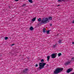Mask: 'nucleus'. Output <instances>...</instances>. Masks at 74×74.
Wrapping results in <instances>:
<instances>
[{"mask_svg": "<svg viewBox=\"0 0 74 74\" xmlns=\"http://www.w3.org/2000/svg\"><path fill=\"white\" fill-rule=\"evenodd\" d=\"M52 20V17L49 16L48 18H43L41 22L39 23L40 24L42 25V24H45L47 23L48 22H49L48 20Z\"/></svg>", "mask_w": 74, "mask_h": 74, "instance_id": "obj_1", "label": "nucleus"}, {"mask_svg": "<svg viewBox=\"0 0 74 74\" xmlns=\"http://www.w3.org/2000/svg\"><path fill=\"white\" fill-rule=\"evenodd\" d=\"M56 57V54L54 53L51 55L52 58L54 59Z\"/></svg>", "mask_w": 74, "mask_h": 74, "instance_id": "obj_4", "label": "nucleus"}, {"mask_svg": "<svg viewBox=\"0 0 74 74\" xmlns=\"http://www.w3.org/2000/svg\"><path fill=\"white\" fill-rule=\"evenodd\" d=\"M34 29V28L32 27H31L30 28V30H33V29Z\"/></svg>", "mask_w": 74, "mask_h": 74, "instance_id": "obj_12", "label": "nucleus"}, {"mask_svg": "<svg viewBox=\"0 0 74 74\" xmlns=\"http://www.w3.org/2000/svg\"><path fill=\"white\" fill-rule=\"evenodd\" d=\"M72 23H74V20L73 21Z\"/></svg>", "mask_w": 74, "mask_h": 74, "instance_id": "obj_24", "label": "nucleus"}, {"mask_svg": "<svg viewBox=\"0 0 74 74\" xmlns=\"http://www.w3.org/2000/svg\"><path fill=\"white\" fill-rule=\"evenodd\" d=\"M59 34H58L57 35V36H59Z\"/></svg>", "mask_w": 74, "mask_h": 74, "instance_id": "obj_28", "label": "nucleus"}, {"mask_svg": "<svg viewBox=\"0 0 74 74\" xmlns=\"http://www.w3.org/2000/svg\"><path fill=\"white\" fill-rule=\"evenodd\" d=\"M36 19V17H35L32 20V22H34Z\"/></svg>", "mask_w": 74, "mask_h": 74, "instance_id": "obj_9", "label": "nucleus"}, {"mask_svg": "<svg viewBox=\"0 0 74 74\" xmlns=\"http://www.w3.org/2000/svg\"><path fill=\"white\" fill-rule=\"evenodd\" d=\"M27 59H29V57H27Z\"/></svg>", "mask_w": 74, "mask_h": 74, "instance_id": "obj_25", "label": "nucleus"}, {"mask_svg": "<svg viewBox=\"0 0 74 74\" xmlns=\"http://www.w3.org/2000/svg\"><path fill=\"white\" fill-rule=\"evenodd\" d=\"M29 3H33V1L32 0H29Z\"/></svg>", "mask_w": 74, "mask_h": 74, "instance_id": "obj_15", "label": "nucleus"}, {"mask_svg": "<svg viewBox=\"0 0 74 74\" xmlns=\"http://www.w3.org/2000/svg\"><path fill=\"white\" fill-rule=\"evenodd\" d=\"M58 44H61V43L62 42V40H60L59 41H58Z\"/></svg>", "mask_w": 74, "mask_h": 74, "instance_id": "obj_8", "label": "nucleus"}, {"mask_svg": "<svg viewBox=\"0 0 74 74\" xmlns=\"http://www.w3.org/2000/svg\"><path fill=\"white\" fill-rule=\"evenodd\" d=\"M15 1H19V0H15Z\"/></svg>", "mask_w": 74, "mask_h": 74, "instance_id": "obj_26", "label": "nucleus"}, {"mask_svg": "<svg viewBox=\"0 0 74 74\" xmlns=\"http://www.w3.org/2000/svg\"><path fill=\"white\" fill-rule=\"evenodd\" d=\"M8 38V37H5V40H7Z\"/></svg>", "mask_w": 74, "mask_h": 74, "instance_id": "obj_16", "label": "nucleus"}, {"mask_svg": "<svg viewBox=\"0 0 74 74\" xmlns=\"http://www.w3.org/2000/svg\"><path fill=\"white\" fill-rule=\"evenodd\" d=\"M40 62L42 63H44V60L43 59H42L41 60Z\"/></svg>", "mask_w": 74, "mask_h": 74, "instance_id": "obj_14", "label": "nucleus"}, {"mask_svg": "<svg viewBox=\"0 0 74 74\" xmlns=\"http://www.w3.org/2000/svg\"><path fill=\"white\" fill-rule=\"evenodd\" d=\"M52 24H50V26H52Z\"/></svg>", "mask_w": 74, "mask_h": 74, "instance_id": "obj_23", "label": "nucleus"}, {"mask_svg": "<svg viewBox=\"0 0 74 74\" xmlns=\"http://www.w3.org/2000/svg\"><path fill=\"white\" fill-rule=\"evenodd\" d=\"M72 60H74V57H73L71 58Z\"/></svg>", "mask_w": 74, "mask_h": 74, "instance_id": "obj_20", "label": "nucleus"}, {"mask_svg": "<svg viewBox=\"0 0 74 74\" xmlns=\"http://www.w3.org/2000/svg\"><path fill=\"white\" fill-rule=\"evenodd\" d=\"M47 60L48 62V61H49V59H50V56H48L47 57Z\"/></svg>", "mask_w": 74, "mask_h": 74, "instance_id": "obj_10", "label": "nucleus"}, {"mask_svg": "<svg viewBox=\"0 0 74 74\" xmlns=\"http://www.w3.org/2000/svg\"><path fill=\"white\" fill-rule=\"evenodd\" d=\"M63 70V68H57L53 72L54 74H59L60 73L62 72Z\"/></svg>", "mask_w": 74, "mask_h": 74, "instance_id": "obj_2", "label": "nucleus"}, {"mask_svg": "<svg viewBox=\"0 0 74 74\" xmlns=\"http://www.w3.org/2000/svg\"><path fill=\"white\" fill-rule=\"evenodd\" d=\"M14 44H12V45H11V46H13V45H14Z\"/></svg>", "mask_w": 74, "mask_h": 74, "instance_id": "obj_27", "label": "nucleus"}, {"mask_svg": "<svg viewBox=\"0 0 74 74\" xmlns=\"http://www.w3.org/2000/svg\"><path fill=\"white\" fill-rule=\"evenodd\" d=\"M38 22H40L41 21V18H39L38 20Z\"/></svg>", "mask_w": 74, "mask_h": 74, "instance_id": "obj_13", "label": "nucleus"}, {"mask_svg": "<svg viewBox=\"0 0 74 74\" xmlns=\"http://www.w3.org/2000/svg\"><path fill=\"white\" fill-rule=\"evenodd\" d=\"M53 47H54V48H55V47H56V45H54Z\"/></svg>", "mask_w": 74, "mask_h": 74, "instance_id": "obj_22", "label": "nucleus"}, {"mask_svg": "<svg viewBox=\"0 0 74 74\" xmlns=\"http://www.w3.org/2000/svg\"><path fill=\"white\" fill-rule=\"evenodd\" d=\"M28 70V69H25L24 70H23L22 73H25V74H26V73H27V70Z\"/></svg>", "mask_w": 74, "mask_h": 74, "instance_id": "obj_5", "label": "nucleus"}, {"mask_svg": "<svg viewBox=\"0 0 74 74\" xmlns=\"http://www.w3.org/2000/svg\"><path fill=\"white\" fill-rule=\"evenodd\" d=\"M25 7H26V4H24L23 5V7H25Z\"/></svg>", "mask_w": 74, "mask_h": 74, "instance_id": "obj_19", "label": "nucleus"}, {"mask_svg": "<svg viewBox=\"0 0 74 74\" xmlns=\"http://www.w3.org/2000/svg\"><path fill=\"white\" fill-rule=\"evenodd\" d=\"M47 64L45 63H39V69H42L44 68L45 65Z\"/></svg>", "mask_w": 74, "mask_h": 74, "instance_id": "obj_3", "label": "nucleus"}, {"mask_svg": "<svg viewBox=\"0 0 74 74\" xmlns=\"http://www.w3.org/2000/svg\"><path fill=\"white\" fill-rule=\"evenodd\" d=\"M61 55H62V53H58V56H61Z\"/></svg>", "mask_w": 74, "mask_h": 74, "instance_id": "obj_17", "label": "nucleus"}, {"mask_svg": "<svg viewBox=\"0 0 74 74\" xmlns=\"http://www.w3.org/2000/svg\"><path fill=\"white\" fill-rule=\"evenodd\" d=\"M57 6H60V5H57Z\"/></svg>", "mask_w": 74, "mask_h": 74, "instance_id": "obj_30", "label": "nucleus"}, {"mask_svg": "<svg viewBox=\"0 0 74 74\" xmlns=\"http://www.w3.org/2000/svg\"><path fill=\"white\" fill-rule=\"evenodd\" d=\"M70 63H71V61H68L67 62H66V63H65V64L66 66V65H68V64H70Z\"/></svg>", "mask_w": 74, "mask_h": 74, "instance_id": "obj_7", "label": "nucleus"}, {"mask_svg": "<svg viewBox=\"0 0 74 74\" xmlns=\"http://www.w3.org/2000/svg\"><path fill=\"white\" fill-rule=\"evenodd\" d=\"M35 66H36V67H38V64H36V65Z\"/></svg>", "mask_w": 74, "mask_h": 74, "instance_id": "obj_21", "label": "nucleus"}, {"mask_svg": "<svg viewBox=\"0 0 74 74\" xmlns=\"http://www.w3.org/2000/svg\"><path fill=\"white\" fill-rule=\"evenodd\" d=\"M72 70H73V69H68V70L66 72L67 73H69L70 72H71V71H72Z\"/></svg>", "mask_w": 74, "mask_h": 74, "instance_id": "obj_6", "label": "nucleus"}, {"mask_svg": "<svg viewBox=\"0 0 74 74\" xmlns=\"http://www.w3.org/2000/svg\"><path fill=\"white\" fill-rule=\"evenodd\" d=\"M43 33H46V32H47V31H45V28H44L43 29Z\"/></svg>", "mask_w": 74, "mask_h": 74, "instance_id": "obj_11", "label": "nucleus"}, {"mask_svg": "<svg viewBox=\"0 0 74 74\" xmlns=\"http://www.w3.org/2000/svg\"><path fill=\"white\" fill-rule=\"evenodd\" d=\"M72 44H74V42H72Z\"/></svg>", "mask_w": 74, "mask_h": 74, "instance_id": "obj_29", "label": "nucleus"}, {"mask_svg": "<svg viewBox=\"0 0 74 74\" xmlns=\"http://www.w3.org/2000/svg\"><path fill=\"white\" fill-rule=\"evenodd\" d=\"M49 31L48 30L47 32V34H49Z\"/></svg>", "mask_w": 74, "mask_h": 74, "instance_id": "obj_18", "label": "nucleus"}]
</instances>
